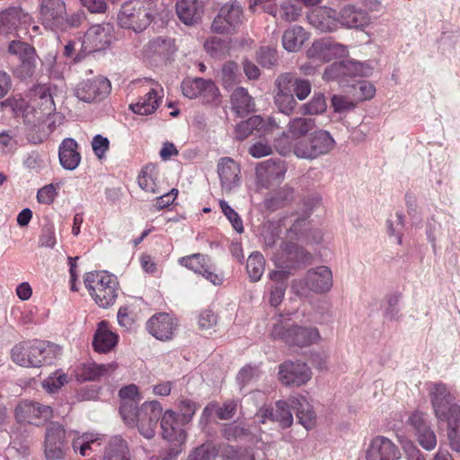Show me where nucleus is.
<instances>
[{"label":"nucleus","mask_w":460,"mask_h":460,"mask_svg":"<svg viewBox=\"0 0 460 460\" xmlns=\"http://www.w3.org/2000/svg\"><path fill=\"white\" fill-rule=\"evenodd\" d=\"M275 146L282 155H294L299 159L312 161L329 154L335 146V140L328 131L319 129L296 142L277 138Z\"/></svg>","instance_id":"1"},{"label":"nucleus","mask_w":460,"mask_h":460,"mask_svg":"<svg viewBox=\"0 0 460 460\" xmlns=\"http://www.w3.org/2000/svg\"><path fill=\"white\" fill-rule=\"evenodd\" d=\"M435 415L448 423L447 437L451 448L460 453V407L453 402V396L444 384H435L430 390Z\"/></svg>","instance_id":"2"},{"label":"nucleus","mask_w":460,"mask_h":460,"mask_svg":"<svg viewBox=\"0 0 460 460\" xmlns=\"http://www.w3.org/2000/svg\"><path fill=\"white\" fill-rule=\"evenodd\" d=\"M162 412L163 407L155 400L145 402L140 407L130 402L119 406V413L125 424L131 428L137 427L139 433L147 439L155 437Z\"/></svg>","instance_id":"3"},{"label":"nucleus","mask_w":460,"mask_h":460,"mask_svg":"<svg viewBox=\"0 0 460 460\" xmlns=\"http://www.w3.org/2000/svg\"><path fill=\"white\" fill-rule=\"evenodd\" d=\"M40 102L35 100L25 103L23 101L15 102L13 110L21 115L26 128L27 139L32 144L42 143L55 129L53 118L38 109Z\"/></svg>","instance_id":"4"},{"label":"nucleus","mask_w":460,"mask_h":460,"mask_svg":"<svg viewBox=\"0 0 460 460\" xmlns=\"http://www.w3.org/2000/svg\"><path fill=\"white\" fill-rule=\"evenodd\" d=\"M61 353L58 345L44 341H31L16 344L11 351L14 363L26 367H39L51 363Z\"/></svg>","instance_id":"5"},{"label":"nucleus","mask_w":460,"mask_h":460,"mask_svg":"<svg viewBox=\"0 0 460 460\" xmlns=\"http://www.w3.org/2000/svg\"><path fill=\"white\" fill-rule=\"evenodd\" d=\"M85 288L94 302L102 308H109L117 300L119 284L115 275L103 270L87 272L84 277Z\"/></svg>","instance_id":"6"},{"label":"nucleus","mask_w":460,"mask_h":460,"mask_svg":"<svg viewBox=\"0 0 460 460\" xmlns=\"http://www.w3.org/2000/svg\"><path fill=\"white\" fill-rule=\"evenodd\" d=\"M318 205L319 199H308L305 200V215L302 217L295 219L290 228L287 229V241L282 243L281 249L288 256L290 261H305L311 257L304 248L293 243V240L302 241L305 238L306 218Z\"/></svg>","instance_id":"7"},{"label":"nucleus","mask_w":460,"mask_h":460,"mask_svg":"<svg viewBox=\"0 0 460 460\" xmlns=\"http://www.w3.org/2000/svg\"><path fill=\"white\" fill-rule=\"evenodd\" d=\"M151 5L150 0H131L124 3L118 13L119 24L136 32L144 31L154 18Z\"/></svg>","instance_id":"8"},{"label":"nucleus","mask_w":460,"mask_h":460,"mask_svg":"<svg viewBox=\"0 0 460 460\" xmlns=\"http://www.w3.org/2000/svg\"><path fill=\"white\" fill-rule=\"evenodd\" d=\"M333 285L331 269L327 266H318L309 269L305 276L293 281L292 288L300 296H308L310 293H328Z\"/></svg>","instance_id":"9"},{"label":"nucleus","mask_w":460,"mask_h":460,"mask_svg":"<svg viewBox=\"0 0 460 460\" xmlns=\"http://www.w3.org/2000/svg\"><path fill=\"white\" fill-rule=\"evenodd\" d=\"M8 52L19 60L14 68V75L18 78L27 79L35 74L38 56L33 46L22 40H12L8 45Z\"/></svg>","instance_id":"10"},{"label":"nucleus","mask_w":460,"mask_h":460,"mask_svg":"<svg viewBox=\"0 0 460 460\" xmlns=\"http://www.w3.org/2000/svg\"><path fill=\"white\" fill-rule=\"evenodd\" d=\"M243 23V8L236 2L225 4L215 17L211 29L217 33L232 34Z\"/></svg>","instance_id":"11"},{"label":"nucleus","mask_w":460,"mask_h":460,"mask_svg":"<svg viewBox=\"0 0 460 460\" xmlns=\"http://www.w3.org/2000/svg\"><path fill=\"white\" fill-rule=\"evenodd\" d=\"M15 419L20 423H28L40 426L53 417L50 406L41 404L38 402L24 400L21 401L14 411Z\"/></svg>","instance_id":"12"},{"label":"nucleus","mask_w":460,"mask_h":460,"mask_svg":"<svg viewBox=\"0 0 460 460\" xmlns=\"http://www.w3.org/2000/svg\"><path fill=\"white\" fill-rule=\"evenodd\" d=\"M111 90L110 81L102 76L80 82L75 88V95L81 101L92 102L107 97Z\"/></svg>","instance_id":"13"},{"label":"nucleus","mask_w":460,"mask_h":460,"mask_svg":"<svg viewBox=\"0 0 460 460\" xmlns=\"http://www.w3.org/2000/svg\"><path fill=\"white\" fill-rule=\"evenodd\" d=\"M287 166L281 160L269 159L258 164L255 169L256 183L261 188L279 184L285 178Z\"/></svg>","instance_id":"14"},{"label":"nucleus","mask_w":460,"mask_h":460,"mask_svg":"<svg viewBox=\"0 0 460 460\" xmlns=\"http://www.w3.org/2000/svg\"><path fill=\"white\" fill-rule=\"evenodd\" d=\"M312 377L310 367L301 361H285L279 366V381L288 386H301Z\"/></svg>","instance_id":"15"},{"label":"nucleus","mask_w":460,"mask_h":460,"mask_svg":"<svg viewBox=\"0 0 460 460\" xmlns=\"http://www.w3.org/2000/svg\"><path fill=\"white\" fill-rule=\"evenodd\" d=\"M180 262L190 270L202 275L213 285H222L224 282V275L217 273L215 266L210 263L209 259L203 254L194 253L183 257L180 259Z\"/></svg>","instance_id":"16"},{"label":"nucleus","mask_w":460,"mask_h":460,"mask_svg":"<svg viewBox=\"0 0 460 460\" xmlns=\"http://www.w3.org/2000/svg\"><path fill=\"white\" fill-rule=\"evenodd\" d=\"M66 432L58 422H51L46 429L44 448L49 460H59L65 455V438Z\"/></svg>","instance_id":"17"},{"label":"nucleus","mask_w":460,"mask_h":460,"mask_svg":"<svg viewBox=\"0 0 460 460\" xmlns=\"http://www.w3.org/2000/svg\"><path fill=\"white\" fill-rule=\"evenodd\" d=\"M112 32L113 28L109 23L93 25L85 33L82 46L88 52L105 49L111 43Z\"/></svg>","instance_id":"18"},{"label":"nucleus","mask_w":460,"mask_h":460,"mask_svg":"<svg viewBox=\"0 0 460 460\" xmlns=\"http://www.w3.org/2000/svg\"><path fill=\"white\" fill-rule=\"evenodd\" d=\"M401 451L389 438L376 436L370 441L367 450V460H399Z\"/></svg>","instance_id":"19"},{"label":"nucleus","mask_w":460,"mask_h":460,"mask_svg":"<svg viewBox=\"0 0 460 460\" xmlns=\"http://www.w3.org/2000/svg\"><path fill=\"white\" fill-rule=\"evenodd\" d=\"M39 12L45 25L56 28L64 23L66 3L64 0H40Z\"/></svg>","instance_id":"20"},{"label":"nucleus","mask_w":460,"mask_h":460,"mask_svg":"<svg viewBox=\"0 0 460 460\" xmlns=\"http://www.w3.org/2000/svg\"><path fill=\"white\" fill-rule=\"evenodd\" d=\"M349 54L346 45L324 39L315 41L308 50V56L323 61L343 58Z\"/></svg>","instance_id":"21"},{"label":"nucleus","mask_w":460,"mask_h":460,"mask_svg":"<svg viewBox=\"0 0 460 460\" xmlns=\"http://www.w3.org/2000/svg\"><path fill=\"white\" fill-rule=\"evenodd\" d=\"M217 173L223 190L230 192L239 186L241 169L239 164L232 158H220L217 164Z\"/></svg>","instance_id":"22"},{"label":"nucleus","mask_w":460,"mask_h":460,"mask_svg":"<svg viewBox=\"0 0 460 460\" xmlns=\"http://www.w3.org/2000/svg\"><path fill=\"white\" fill-rule=\"evenodd\" d=\"M184 425L186 423L172 410L165 411L161 417L162 435L168 441L183 442L186 438Z\"/></svg>","instance_id":"23"},{"label":"nucleus","mask_w":460,"mask_h":460,"mask_svg":"<svg viewBox=\"0 0 460 460\" xmlns=\"http://www.w3.org/2000/svg\"><path fill=\"white\" fill-rule=\"evenodd\" d=\"M176 325L174 319L165 313L153 315L146 323L149 333L161 341L170 340Z\"/></svg>","instance_id":"24"},{"label":"nucleus","mask_w":460,"mask_h":460,"mask_svg":"<svg viewBox=\"0 0 460 460\" xmlns=\"http://www.w3.org/2000/svg\"><path fill=\"white\" fill-rule=\"evenodd\" d=\"M181 91L184 96L193 99L199 95H206L208 98H216L218 89L211 80L203 78L187 79L181 83Z\"/></svg>","instance_id":"25"},{"label":"nucleus","mask_w":460,"mask_h":460,"mask_svg":"<svg viewBox=\"0 0 460 460\" xmlns=\"http://www.w3.org/2000/svg\"><path fill=\"white\" fill-rule=\"evenodd\" d=\"M316 127L314 119L296 117L291 119L286 126V130L279 138H285L287 142H296L301 139Z\"/></svg>","instance_id":"26"},{"label":"nucleus","mask_w":460,"mask_h":460,"mask_svg":"<svg viewBox=\"0 0 460 460\" xmlns=\"http://www.w3.org/2000/svg\"><path fill=\"white\" fill-rule=\"evenodd\" d=\"M67 436L72 438L73 450L82 456H88L92 451V447L95 444L102 445L103 436L95 432H84L80 433L77 430H70Z\"/></svg>","instance_id":"27"},{"label":"nucleus","mask_w":460,"mask_h":460,"mask_svg":"<svg viewBox=\"0 0 460 460\" xmlns=\"http://www.w3.org/2000/svg\"><path fill=\"white\" fill-rule=\"evenodd\" d=\"M31 18L20 7L8 8L0 12V32H9L20 25L30 24Z\"/></svg>","instance_id":"28"},{"label":"nucleus","mask_w":460,"mask_h":460,"mask_svg":"<svg viewBox=\"0 0 460 460\" xmlns=\"http://www.w3.org/2000/svg\"><path fill=\"white\" fill-rule=\"evenodd\" d=\"M58 157L64 169L68 171L76 169L81 162L77 142L73 138L64 139L59 146Z\"/></svg>","instance_id":"29"},{"label":"nucleus","mask_w":460,"mask_h":460,"mask_svg":"<svg viewBox=\"0 0 460 460\" xmlns=\"http://www.w3.org/2000/svg\"><path fill=\"white\" fill-rule=\"evenodd\" d=\"M175 51L174 40L161 36L150 40L143 48V52L147 58H169Z\"/></svg>","instance_id":"30"},{"label":"nucleus","mask_w":460,"mask_h":460,"mask_svg":"<svg viewBox=\"0 0 460 460\" xmlns=\"http://www.w3.org/2000/svg\"><path fill=\"white\" fill-rule=\"evenodd\" d=\"M117 341L118 336L109 328L108 323L105 321L99 323L93 341L94 349L106 353L115 347Z\"/></svg>","instance_id":"31"},{"label":"nucleus","mask_w":460,"mask_h":460,"mask_svg":"<svg viewBox=\"0 0 460 460\" xmlns=\"http://www.w3.org/2000/svg\"><path fill=\"white\" fill-rule=\"evenodd\" d=\"M340 22L347 28L362 29L369 23L367 13L353 5H346L340 12Z\"/></svg>","instance_id":"32"},{"label":"nucleus","mask_w":460,"mask_h":460,"mask_svg":"<svg viewBox=\"0 0 460 460\" xmlns=\"http://www.w3.org/2000/svg\"><path fill=\"white\" fill-rule=\"evenodd\" d=\"M179 19L187 25L197 23L202 13V5L199 0H179L176 4Z\"/></svg>","instance_id":"33"},{"label":"nucleus","mask_w":460,"mask_h":460,"mask_svg":"<svg viewBox=\"0 0 460 460\" xmlns=\"http://www.w3.org/2000/svg\"><path fill=\"white\" fill-rule=\"evenodd\" d=\"M279 84L284 88H289L298 100H305L311 93V83L309 80L298 78L292 74H282L279 76Z\"/></svg>","instance_id":"34"},{"label":"nucleus","mask_w":460,"mask_h":460,"mask_svg":"<svg viewBox=\"0 0 460 460\" xmlns=\"http://www.w3.org/2000/svg\"><path fill=\"white\" fill-rule=\"evenodd\" d=\"M310 20L314 26L323 32L333 31L341 24L336 11L331 8H321L315 11Z\"/></svg>","instance_id":"35"},{"label":"nucleus","mask_w":460,"mask_h":460,"mask_svg":"<svg viewBox=\"0 0 460 460\" xmlns=\"http://www.w3.org/2000/svg\"><path fill=\"white\" fill-rule=\"evenodd\" d=\"M288 401L291 408L296 411L299 423L306 429H312L315 415L307 400L304 396H292Z\"/></svg>","instance_id":"36"},{"label":"nucleus","mask_w":460,"mask_h":460,"mask_svg":"<svg viewBox=\"0 0 460 460\" xmlns=\"http://www.w3.org/2000/svg\"><path fill=\"white\" fill-rule=\"evenodd\" d=\"M231 108L238 116L243 117L255 111V102L245 88L237 87L231 94Z\"/></svg>","instance_id":"37"},{"label":"nucleus","mask_w":460,"mask_h":460,"mask_svg":"<svg viewBox=\"0 0 460 460\" xmlns=\"http://www.w3.org/2000/svg\"><path fill=\"white\" fill-rule=\"evenodd\" d=\"M162 95L155 89H150L137 102L131 103L129 109L138 115H149L154 113L159 107Z\"/></svg>","instance_id":"38"},{"label":"nucleus","mask_w":460,"mask_h":460,"mask_svg":"<svg viewBox=\"0 0 460 460\" xmlns=\"http://www.w3.org/2000/svg\"><path fill=\"white\" fill-rule=\"evenodd\" d=\"M321 339L320 332L315 327H303L293 324L289 345L298 347L309 346Z\"/></svg>","instance_id":"39"},{"label":"nucleus","mask_w":460,"mask_h":460,"mask_svg":"<svg viewBox=\"0 0 460 460\" xmlns=\"http://www.w3.org/2000/svg\"><path fill=\"white\" fill-rule=\"evenodd\" d=\"M127 442L119 436L111 438L105 449L103 460H130Z\"/></svg>","instance_id":"40"},{"label":"nucleus","mask_w":460,"mask_h":460,"mask_svg":"<svg viewBox=\"0 0 460 460\" xmlns=\"http://www.w3.org/2000/svg\"><path fill=\"white\" fill-rule=\"evenodd\" d=\"M306 40V33L301 26H293L287 30L282 36L283 48L289 51H297L305 40Z\"/></svg>","instance_id":"41"},{"label":"nucleus","mask_w":460,"mask_h":460,"mask_svg":"<svg viewBox=\"0 0 460 460\" xmlns=\"http://www.w3.org/2000/svg\"><path fill=\"white\" fill-rule=\"evenodd\" d=\"M278 87V93L275 96V104L280 112L289 115L296 108L297 102L294 98L293 93L289 91V88L284 89L279 84V77L276 80Z\"/></svg>","instance_id":"42"},{"label":"nucleus","mask_w":460,"mask_h":460,"mask_svg":"<svg viewBox=\"0 0 460 460\" xmlns=\"http://www.w3.org/2000/svg\"><path fill=\"white\" fill-rule=\"evenodd\" d=\"M246 270L251 281L261 279L265 270V259L259 252H253L247 259Z\"/></svg>","instance_id":"43"},{"label":"nucleus","mask_w":460,"mask_h":460,"mask_svg":"<svg viewBox=\"0 0 460 460\" xmlns=\"http://www.w3.org/2000/svg\"><path fill=\"white\" fill-rule=\"evenodd\" d=\"M38 100L40 104L38 109L49 118H53L52 113L55 111V103L49 89L46 86H40L34 92V97L31 102Z\"/></svg>","instance_id":"44"},{"label":"nucleus","mask_w":460,"mask_h":460,"mask_svg":"<svg viewBox=\"0 0 460 460\" xmlns=\"http://www.w3.org/2000/svg\"><path fill=\"white\" fill-rule=\"evenodd\" d=\"M156 174L157 172L155 166L147 165L144 167L137 178L139 187L147 192L154 194L160 193L155 182Z\"/></svg>","instance_id":"45"},{"label":"nucleus","mask_w":460,"mask_h":460,"mask_svg":"<svg viewBox=\"0 0 460 460\" xmlns=\"http://www.w3.org/2000/svg\"><path fill=\"white\" fill-rule=\"evenodd\" d=\"M326 109L325 96L322 93H315L308 102L300 106V113L303 115H317L323 113Z\"/></svg>","instance_id":"46"},{"label":"nucleus","mask_w":460,"mask_h":460,"mask_svg":"<svg viewBox=\"0 0 460 460\" xmlns=\"http://www.w3.org/2000/svg\"><path fill=\"white\" fill-rule=\"evenodd\" d=\"M206 51L214 58H221L230 51V42L218 37H211L204 43Z\"/></svg>","instance_id":"47"},{"label":"nucleus","mask_w":460,"mask_h":460,"mask_svg":"<svg viewBox=\"0 0 460 460\" xmlns=\"http://www.w3.org/2000/svg\"><path fill=\"white\" fill-rule=\"evenodd\" d=\"M262 119L260 116H252L247 120L238 123L235 127V138L243 140L248 137L255 129L262 126Z\"/></svg>","instance_id":"48"},{"label":"nucleus","mask_w":460,"mask_h":460,"mask_svg":"<svg viewBox=\"0 0 460 460\" xmlns=\"http://www.w3.org/2000/svg\"><path fill=\"white\" fill-rule=\"evenodd\" d=\"M115 370L112 364H95L91 363L84 365L83 376L84 380H95L99 377L105 376Z\"/></svg>","instance_id":"49"},{"label":"nucleus","mask_w":460,"mask_h":460,"mask_svg":"<svg viewBox=\"0 0 460 460\" xmlns=\"http://www.w3.org/2000/svg\"><path fill=\"white\" fill-rule=\"evenodd\" d=\"M290 403L285 401H278L274 410V421L278 422L282 428H288L293 423V415L289 409Z\"/></svg>","instance_id":"50"},{"label":"nucleus","mask_w":460,"mask_h":460,"mask_svg":"<svg viewBox=\"0 0 460 460\" xmlns=\"http://www.w3.org/2000/svg\"><path fill=\"white\" fill-rule=\"evenodd\" d=\"M350 93L356 103H358V102L372 99L376 93V88L371 83L362 81L352 85Z\"/></svg>","instance_id":"51"},{"label":"nucleus","mask_w":460,"mask_h":460,"mask_svg":"<svg viewBox=\"0 0 460 460\" xmlns=\"http://www.w3.org/2000/svg\"><path fill=\"white\" fill-rule=\"evenodd\" d=\"M345 70V76H367L372 73V67L363 62L354 59L342 61Z\"/></svg>","instance_id":"52"},{"label":"nucleus","mask_w":460,"mask_h":460,"mask_svg":"<svg viewBox=\"0 0 460 460\" xmlns=\"http://www.w3.org/2000/svg\"><path fill=\"white\" fill-rule=\"evenodd\" d=\"M240 74L236 63L226 62L221 71V80L226 88H231L239 82Z\"/></svg>","instance_id":"53"},{"label":"nucleus","mask_w":460,"mask_h":460,"mask_svg":"<svg viewBox=\"0 0 460 460\" xmlns=\"http://www.w3.org/2000/svg\"><path fill=\"white\" fill-rule=\"evenodd\" d=\"M414 435L419 444L428 451L433 450L437 446V438L429 424L420 429Z\"/></svg>","instance_id":"54"},{"label":"nucleus","mask_w":460,"mask_h":460,"mask_svg":"<svg viewBox=\"0 0 460 460\" xmlns=\"http://www.w3.org/2000/svg\"><path fill=\"white\" fill-rule=\"evenodd\" d=\"M293 323L288 321H279L274 323L270 336L274 340H280L289 345Z\"/></svg>","instance_id":"55"},{"label":"nucleus","mask_w":460,"mask_h":460,"mask_svg":"<svg viewBox=\"0 0 460 460\" xmlns=\"http://www.w3.org/2000/svg\"><path fill=\"white\" fill-rule=\"evenodd\" d=\"M332 106L335 112H346L353 110L357 103L354 98L349 95L334 94L332 97Z\"/></svg>","instance_id":"56"},{"label":"nucleus","mask_w":460,"mask_h":460,"mask_svg":"<svg viewBox=\"0 0 460 460\" xmlns=\"http://www.w3.org/2000/svg\"><path fill=\"white\" fill-rule=\"evenodd\" d=\"M219 206L224 213V215L227 217V219L230 221L232 226L234 229L241 234L243 232V221L239 215L228 205V203L225 200L219 201Z\"/></svg>","instance_id":"57"},{"label":"nucleus","mask_w":460,"mask_h":460,"mask_svg":"<svg viewBox=\"0 0 460 460\" xmlns=\"http://www.w3.org/2000/svg\"><path fill=\"white\" fill-rule=\"evenodd\" d=\"M178 408L180 411V418L182 420L183 422L188 424L193 418L196 410H197V404L195 402L187 399V398H181L178 401Z\"/></svg>","instance_id":"58"},{"label":"nucleus","mask_w":460,"mask_h":460,"mask_svg":"<svg viewBox=\"0 0 460 460\" xmlns=\"http://www.w3.org/2000/svg\"><path fill=\"white\" fill-rule=\"evenodd\" d=\"M279 223H268L263 226L261 236L266 246H273L279 237Z\"/></svg>","instance_id":"59"},{"label":"nucleus","mask_w":460,"mask_h":460,"mask_svg":"<svg viewBox=\"0 0 460 460\" xmlns=\"http://www.w3.org/2000/svg\"><path fill=\"white\" fill-rule=\"evenodd\" d=\"M400 296L397 294H390L385 297L384 308L385 318L393 321L395 320L399 314Z\"/></svg>","instance_id":"60"},{"label":"nucleus","mask_w":460,"mask_h":460,"mask_svg":"<svg viewBox=\"0 0 460 460\" xmlns=\"http://www.w3.org/2000/svg\"><path fill=\"white\" fill-rule=\"evenodd\" d=\"M119 396L122 400L121 404L130 402L137 405L138 402L141 400L139 389L135 384H130L120 388Z\"/></svg>","instance_id":"61"},{"label":"nucleus","mask_w":460,"mask_h":460,"mask_svg":"<svg viewBox=\"0 0 460 460\" xmlns=\"http://www.w3.org/2000/svg\"><path fill=\"white\" fill-rule=\"evenodd\" d=\"M67 381L65 374L55 372L52 376L46 378L42 385L49 393H55Z\"/></svg>","instance_id":"62"},{"label":"nucleus","mask_w":460,"mask_h":460,"mask_svg":"<svg viewBox=\"0 0 460 460\" xmlns=\"http://www.w3.org/2000/svg\"><path fill=\"white\" fill-rule=\"evenodd\" d=\"M260 374L261 372L257 367L246 366L240 370L237 379L243 387L256 381Z\"/></svg>","instance_id":"63"},{"label":"nucleus","mask_w":460,"mask_h":460,"mask_svg":"<svg viewBox=\"0 0 460 460\" xmlns=\"http://www.w3.org/2000/svg\"><path fill=\"white\" fill-rule=\"evenodd\" d=\"M216 450L209 444H203L190 454L188 460H209L216 456Z\"/></svg>","instance_id":"64"}]
</instances>
